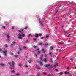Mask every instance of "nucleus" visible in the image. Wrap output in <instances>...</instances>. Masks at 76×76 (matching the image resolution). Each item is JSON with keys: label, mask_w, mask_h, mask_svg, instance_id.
Here are the masks:
<instances>
[{"label": "nucleus", "mask_w": 76, "mask_h": 76, "mask_svg": "<svg viewBox=\"0 0 76 76\" xmlns=\"http://www.w3.org/2000/svg\"><path fill=\"white\" fill-rule=\"evenodd\" d=\"M23 48L24 49H25V50H26V47H25V46H24Z\"/></svg>", "instance_id": "obj_38"}, {"label": "nucleus", "mask_w": 76, "mask_h": 76, "mask_svg": "<svg viewBox=\"0 0 76 76\" xmlns=\"http://www.w3.org/2000/svg\"><path fill=\"white\" fill-rule=\"evenodd\" d=\"M43 38H44V37H42L41 38V39H43Z\"/></svg>", "instance_id": "obj_44"}, {"label": "nucleus", "mask_w": 76, "mask_h": 76, "mask_svg": "<svg viewBox=\"0 0 76 76\" xmlns=\"http://www.w3.org/2000/svg\"><path fill=\"white\" fill-rule=\"evenodd\" d=\"M2 28H4V29L5 28H6V26H2Z\"/></svg>", "instance_id": "obj_29"}, {"label": "nucleus", "mask_w": 76, "mask_h": 76, "mask_svg": "<svg viewBox=\"0 0 76 76\" xmlns=\"http://www.w3.org/2000/svg\"><path fill=\"white\" fill-rule=\"evenodd\" d=\"M12 46H13V44L11 45V46L12 47Z\"/></svg>", "instance_id": "obj_52"}, {"label": "nucleus", "mask_w": 76, "mask_h": 76, "mask_svg": "<svg viewBox=\"0 0 76 76\" xmlns=\"http://www.w3.org/2000/svg\"><path fill=\"white\" fill-rule=\"evenodd\" d=\"M0 64L1 66H4V64Z\"/></svg>", "instance_id": "obj_20"}, {"label": "nucleus", "mask_w": 76, "mask_h": 76, "mask_svg": "<svg viewBox=\"0 0 76 76\" xmlns=\"http://www.w3.org/2000/svg\"><path fill=\"white\" fill-rule=\"evenodd\" d=\"M43 57V55L42 54L40 56V60H42V57Z\"/></svg>", "instance_id": "obj_4"}, {"label": "nucleus", "mask_w": 76, "mask_h": 76, "mask_svg": "<svg viewBox=\"0 0 76 76\" xmlns=\"http://www.w3.org/2000/svg\"><path fill=\"white\" fill-rule=\"evenodd\" d=\"M70 60H72V61H73V59L72 58V59H70Z\"/></svg>", "instance_id": "obj_59"}, {"label": "nucleus", "mask_w": 76, "mask_h": 76, "mask_svg": "<svg viewBox=\"0 0 76 76\" xmlns=\"http://www.w3.org/2000/svg\"><path fill=\"white\" fill-rule=\"evenodd\" d=\"M65 74H68L69 75H70V73L69 72H67V71H66L65 72Z\"/></svg>", "instance_id": "obj_12"}, {"label": "nucleus", "mask_w": 76, "mask_h": 76, "mask_svg": "<svg viewBox=\"0 0 76 76\" xmlns=\"http://www.w3.org/2000/svg\"><path fill=\"white\" fill-rule=\"evenodd\" d=\"M48 76H53V74H48L47 75Z\"/></svg>", "instance_id": "obj_18"}, {"label": "nucleus", "mask_w": 76, "mask_h": 76, "mask_svg": "<svg viewBox=\"0 0 76 76\" xmlns=\"http://www.w3.org/2000/svg\"><path fill=\"white\" fill-rule=\"evenodd\" d=\"M19 51H21L22 50V49L21 48H19Z\"/></svg>", "instance_id": "obj_46"}, {"label": "nucleus", "mask_w": 76, "mask_h": 76, "mask_svg": "<svg viewBox=\"0 0 76 76\" xmlns=\"http://www.w3.org/2000/svg\"><path fill=\"white\" fill-rule=\"evenodd\" d=\"M19 37H18L19 39H22V36H18Z\"/></svg>", "instance_id": "obj_6"}, {"label": "nucleus", "mask_w": 76, "mask_h": 76, "mask_svg": "<svg viewBox=\"0 0 76 76\" xmlns=\"http://www.w3.org/2000/svg\"><path fill=\"white\" fill-rule=\"evenodd\" d=\"M64 33H66H66H67V31H65V30H64Z\"/></svg>", "instance_id": "obj_37"}, {"label": "nucleus", "mask_w": 76, "mask_h": 76, "mask_svg": "<svg viewBox=\"0 0 76 76\" xmlns=\"http://www.w3.org/2000/svg\"><path fill=\"white\" fill-rule=\"evenodd\" d=\"M34 56L35 57H37V54H34Z\"/></svg>", "instance_id": "obj_47"}, {"label": "nucleus", "mask_w": 76, "mask_h": 76, "mask_svg": "<svg viewBox=\"0 0 76 76\" xmlns=\"http://www.w3.org/2000/svg\"><path fill=\"white\" fill-rule=\"evenodd\" d=\"M41 35H42V34L40 33L38 34V36H41Z\"/></svg>", "instance_id": "obj_26"}, {"label": "nucleus", "mask_w": 76, "mask_h": 76, "mask_svg": "<svg viewBox=\"0 0 76 76\" xmlns=\"http://www.w3.org/2000/svg\"><path fill=\"white\" fill-rule=\"evenodd\" d=\"M39 23L42 26H44V23H42V22H41V21H39Z\"/></svg>", "instance_id": "obj_7"}, {"label": "nucleus", "mask_w": 76, "mask_h": 76, "mask_svg": "<svg viewBox=\"0 0 76 76\" xmlns=\"http://www.w3.org/2000/svg\"><path fill=\"white\" fill-rule=\"evenodd\" d=\"M39 49L38 48V49L36 50V51H39Z\"/></svg>", "instance_id": "obj_55"}, {"label": "nucleus", "mask_w": 76, "mask_h": 76, "mask_svg": "<svg viewBox=\"0 0 76 76\" xmlns=\"http://www.w3.org/2000/svg\"><path fill=\"white\" fill-rule=\"evenodd\" d=\"M46 67H47L48 69H51V67L50 66H50V64H47L45 65Z\"/></svg>", "instance_id": "obj_2"}, {"label": "nucleus", "mask_w": 76, "mask_h": 76, "mask_svg": "<svg viewBox=\"0 0 76 76\" xmlns=\"http://www.w3.org/2000/svg\"><path fill=\"white\" fill-rule=\"evenodd\" d=\"M39 64H40V65H41V66H42V65H43L42 64V62H39Z\"/></svg>", "instance_id": "obj_14"}, {"label": "nucleus", "mask_w": 76, "mask_h": 76, "mask_svg": "<svg viewBox=\"0 0 76 76\" xmlns=\"http://www.w3.org/2000/svg\"><path fill=\"white\" fill-rule=\"evenodd\" d=\"M58 10L56 11V13L54 14L55 15H57V13L58 12Z\"/></svg>", "instance_id": "obj_22"}, {"label": "nucleus", "mask_w": 76, "mask_h": 76, "mask_svg": "<svg viewBox=\"0 0 76 76\" xmlns=\"http://www.w3.org/2000/svg\"><path fill=\"white\" fill-rule=\"evenodd\" d=\"M37 69H39V70H41V68H40L39 67H38L37 68Z\"/></svg>", "instance_id": "obj_49"}, {"label": "nucleus", "mask_w": 76, "mask_h": 76, "mask_svg": "<svg viewBox=\"0 0 76 76\" xmlns=\"http://www.w3.org/2000/svg\"><path fill=\"white\" fill-rule=\"evenodd\" d=\"M50 50H51V51H53V50H54V49L53 48V46H51L50 47Z\"/></svg>", "instance_id": "obj_9"}, {"label": "nucleus", "mask_w": 76, "mask_h": 76, "mask_svg": "<svg viewBox=\"0 0 76 76\" xmlns=\"http://www.w3.org/2000/svg\"><path fill=\"white\" fill-rule=\"evenodd\" d=\"M16 75L17 76H18L19 75V74H18V73H16Z\"/></svg>", "instance_id": "obj_39"}, {"label": "nucleus", "mask_w": 76, "mask_h": 76, "mask_svg": "<svg viewBox=\"0 0 76 76\" xmlns=\"http://www.w3.org/2000/svg\"><path fill=\"white\" fill-rule=\"evenodd\" d=\"M45 45H46V46H47V45H48V44L47 43H45Z\"/></svg>", "instance_id": "obj_27"}, {"label": "nucleus", "mask_w": 76, "mask_h": 76, "mask_svg": "<svg viewBox=\"0 0 76 76\" xmlns=\"http://www.w3.org/2000/svg\"><path fill=\"white\" fill-rule=\"evenodd\" d=\"M55 70H56V72H58V69H55Z\"/></svg>", "instance_id": "obj_31"}, {"label": "nucleus", "mask_w": 76, "mask_h": 76, "mask_svg": "<svg viewBox=\"0 0 76 76\" xmlns=\"http://www.w3.org/2000/svg\"><path fill=\"white\" fill-rule=\"evenodd\" d=\"M43 60L44 61L45 63L47 62V59L46 58H45L44 59H43Z\"/></svg>", "instance_id": "obj_8"}, {"label": "nucleus", "mask_w": 76, "mask_h": 76, "mask_svg": "<svg viewBox=\"0 0 76 76\" xmlns=\"http://www.w3.org/2000/svg\"><path fill=\"white\" fill-rule=\"evenodd\" d=\"M12 69V67H10V69Z\"/></svg>", "instance_id": "obj_62"}, {"label": "nucleus", "mask_w": 76, "mask_h": 76, "mask_svg": "<svg viewBox=\"0 0 76 76\" xmlns=\"http://www.w3.org/2000/svg\"><path fill=\"white\" fill-rule=\"evenodd\" d=\"M39 45H42V43H39L38 44Z\"/></svg>", "instance_id": "obj_35"}, {"label": "nucleus", "mask_w": 76, "mask_h": 76, "mask_svg": "<svg viewBox=\"0 0 76 76\" xmlns=\"http://www.w3.org/2000/svg\"><path fill=\"white\" fill-rule=\"evenodd\" d=\"M22 37H24L25 36V34H23V33L21 35Z\"/></svg>", "instance_id": "obj_21"}, {"label": "nucleus", "mask_w": 76, "mask_h": 76, "mask_svg": "<svg viewBox=\"0 0 76 76\" xmlns=\"http://www.w3.org/2000/svg\"><path fill=\"white\" fill-rule=\"evenodd\" d=\"M5 50V49L4 48H2L1 49H0V51H4V50Z\"/></svg>", "instance_id": "obj_13"}, {"label": "nucleus", "mask_w": 76, "mask_h": 76, "mask_svg": "<svg viewBox=\"0 0 76 76\" xmlns=\"http://www.w3.org/2000/svg\"><path fill=\"white\" fill-rule=\"evenodd\" d=\"M44 56H45V57H47V55L45 54V55H44Z\"/></svg>", "instance_id": "obj_50"}, {"label": "nucleus", "mask_w": 76, "mask_h": 76, "mask_svg": "<svg viewBox=\"0 0 76 76\" xmlns=\"http://www.w3.org/2000/svg\"><path fill=\"white\" fill-rule=\"evenodd\" d=\"M43 53H45V50H44V49H41Z\"/></svg>", "instance_id": "obj_10"}, {"label": "nucleus", "mask_w": 76, "mask_h": 76, "mask_svg": "<svg viewBox=\"0 0 76 76\" xmlns=\"http://www.w3.org/2000/svg\"><path fill=\"white\" fill-rule=\"evenodd\" d=\"M31 35H31V34H29V37H30V36H31Z\"/></svg>", "instance_id": "obj_48"}, {"label": "nucleus", "mask_w": 76, "mask_h": 76, "mask_svg": "<svg viewBox=\"0 0 76 76\" xmlns=\"http://www.w3.org/2000/svg\"><path fill=\"white\" fill-rule=\"evenodd\" d=\"M60 75H63V72H61L59 73Z\"/></svg>", "instance_id": "obj_36"}, {"label": "nucleus", "mask_w": 76, "mask_h": 76, "mask_svg": "<svg viewBox=\"0 0 76 76\" xmlns=\"http://www.w3.org/2000/svg\"><path fill=\"white\" fill-rule=\"evenodd\" d=\"M15 29V27H12L11 29H12V30H14Z\"/></svg>", "instance_id": "obj_17"}, {"label": "nucleus", "mask_w": 76, "mask_h": 76, "mask_svg": "<svg viewBox=\"0 0 76 76\" xmlns=\"http://www.w3.org/2000/svg\"><path fill=\"white\" fill-rule=\"evenodd\" d=\"M17 53H18V54H19V52H17Z\"/></svg>", "instance_id": "obj_56"}, {"label": "nucleus", "mask_w": 76, "mask_h": 76, "mask_svg": "<svg viewBox=\"0 0 76 76\" xmlns=\"http://www.w3.org/2000/svg\"><path fill=\"white\" fill-rule=\"evenodd\" d=\"M52 54V52H49V55H51Z\"/></svg>", "instance_id": "obj_32"}, {"label": "nucleus", "mask_w": 76, "mask_h": 76, "mask_svg": "<svg viewBox=\"0 0 76 76\" xmlns=\"http://www.w3.org/2000/svg\"><path fill=\"white\" fill-rule=\"evenodd\" d=\"M36 39H37L35 38H33V40H34V41H36Z\"/></svg>", "instance_id": "obj_45"}, {"label": "nucleus", "mask_w": 76, "mask_h": 76, "mask_svg": "<svg viewBox=\"0 0 76 76\" xmlns=\"http://www.w3.org/2000/svg\"><path fill=\"white\" fill-rule=\"evenodd\" d=\"M37 54H39L40 53V51H38V52L37 53Z\"/></svg>", "instance_id": "obj_34"}, {"label": "nucleus", "mask_w": 76, "mask_h": 76, "mask_svg": "<svg viewBox=\"0 0 76 76\" xmlns=\"http://www.w3.org/2000/svg\"><path fill=\"white\" fill-rule=\"evenodd\" d=\"M70 35H71V34H69V35L67 37H70Z\"/></svg>", "instance_id": "obj_57"}, {"label": "nucleus", "mask_w": 76, "mask_h": 76, "mask_svg": "<svg viewBox=\"0 0 76 76\" xmlns=\"http://www.w3.org/2000/svg\"><path fill=\"white\" fill-rule=\"evenodd\" d=\"M38 37V34H36L35 35V37Z\"/></svg>", "instance_id": "obj_16"}, {"label": "nucleus", "mask_w": 76, "mask_h": 76, "mask_svg": "<svg viewBox=\"0 0 76 76\" xmlns=\"http://www.w3.org/2000/svg\"><path fill=\"white\" fill-rule=\"evenodd\" d=\"M22 34L23 33H19L18 34V36H22Z\"/></svg>", "instance_id": "obj_25"}, {"label": "nucleus", "mask_w": 76, "mask_h": 76, "mask_svg": "<svg viewBox=\"0 0 76 76\" xmlns=\"http://www.w3.org/2000/svg\"><path fill=\"white\" fill-rule=\"evenodd\" d=\"M5 48H7V44H6L5 45Z\"/></svg>", "instance_id": "obj_23"}, {"label": "nucleus", "mask_w": 76, "mask_h": 76, "mask_svg": "<svg viewBox=\"0 0 76 76\" xmlns=\"http://www.w3.org/2000/svg\"><path fill=\"white\" fill-rule=\"evenodd\" d=\"M50 62H53V59L51 58L50 59Z\"/></svg>", "instance_id": "obj_42"}, {"label": "nucleus", "mask_w": 76, "mask_h": 76, "mask_svg": "<svg viewBox=\"0 0 76 76\" xmlns=\"http://www.w3.org/2000/svg\"><path fill=\"white\" fill-rule=\"evenodd\" d=\"M24 66H25V67H28V66H27V65H24Z\"/></svg>", "instance_id": "obj_40"}, {"label": "nucleus", "mask_w": 76, "mask_h": 76, "mask_svg": "<svg viewBox=\"0 0 76 76\" xmlns=\"http://www.w3.org/2000/svg\"><path fill=\"white\" fill-rule=\"evenodd\" d=\"M9 34H7V37H8V36H9Z\"/></svg>", "instance_id": "obj_54"}, {"label": "nucleus", "mask_w": 76, "mask_h": 76, "mask_svg": "<svg viewBox=\"0 0 76 76\" xmlns=\"http://www.w3.org/2000/svg\"><path fill=\"white\" fill-rule=\"evenodd\" d=\"M7 38L8 40H10V36H7Z\"/></svg>", "instance_id": "obj_15"}, {"label": "nucleus", "mask_w": 76, "mask_h": 76, "mask_svg": "<svg viewBox=\"0 0 76 76\" xmlns=\"http://www.w3.org/2000/svg\"><path fill=\"white\" fill-rule=\"evenodd\" d=\"M4 51L3 52V53L4 54L5 56H6L7 55V51L6 50H5V49L4 50Z\"/></svg>", "instance_id": "obj_3"}, {"label": "nucleus", "mask_w": 76, "mask_h": 76, "mask_svg": "<svg viewBox=\"0 0 76 76\" xmlns=\"http://www.w3.org/2000/svg\"><path fill=\"white\" fill-rule=\"evenodd\" d=\"M21 65H22V64H21L20 63H19L18 64V65L19 66H21Z\"/></svg>", "instance_id": "obj_33"}, {"label": "nucleus", "mask_w": 76, "mask_h": 76, "mask_svg": "<svg viewBox=\"0 0 76 76\" xmlns=\"http://www.w3.org/2000/svg\"><path fill=\"white\" fill-rule=\"evenodd\" d=\"M24 30L23 29H21L20 30H19L18 32H20L24 31Z\"/></svg>", "instance_id": "obj_11"}, {"label": "nucleus", "mask_w": 76, "mask_h": 76, "mask_svg": "<svg viewBox=\"0 0 76 76\" xmlns=\"http://www.w3.org/2000/svg\"><path fill=\"white\" fill-rule=\"evenodd\" d=\"M43 74H44V75L46 74V73H43Z\"/></svg>", "instance_id": "obj_63"}, {"label": "nucleus", "mask_w": 76, "mask_h": 76, "mask_svg": "<svg viewBox=\"0 0 76 76\" xmlns=\"http://www.w3.org/2000/svg\"><path fill=\"white\" fill-rule=\"evenodd\" d=\"M12 73H15V71H12Z\"/></svg>", "instance_id": "obj_61"}, {"label": "nucleus", "mask_w": 76, "mask_h": 76, "mask_svg": "<svg viewBox=\"0 0 76 76\" xmlns=\"http://www.w3.org/2000/svg\"><path fill=\"white\" fill-rule=\"evenodd\" d=\"M57 60H58V59H59V57L58 56L57 57Z\"/></svg>", "instance_id": "obj_53"}, {"label": "nucleus", "mask_w": 76, "mask_h": 76, "mask_svg": "<svg viewBox=\"0 0 76 76\" xmlns=\"http://www.w3.org/2000/svg\"><path fill=\"white\" fill-rule=\"evenodd\" d=\"M54 67H55V68H56V67L57 66H56V65H55L54 66Z\"/></svg>", "instance_id": "obj_58"}, {"label": "nucleus", "mask_w": 76, "mask_h": 76, "mask_svg": "<svg viewBox=\"0 0 76 76\" xmlns=\"http://www.w3.org/2000/svg\"><path fill=\"white\" fill-rule=\"evenodd\" d=\"M14 56L15 57H16V58L18 57V55H15Z\"/></svg>", "instance_id": "obj_24"}, {"label": "nucleus", "mask_w": 76, "mask_h": 76, "mask_svg": "<svg viewBox=\"0 0 76 76\" xmlns=\"http://www.w3.org/2000/svg\"><path fill=\"white\" fill-rule=\"evenodd\" d=\"M12 44H16V42H12Z\"/></svg>", "instance_id": "obj_41"}, {"label": "nucleus", "mask_w": 76, "mask_h": 76, "mask_svg": "<svg viewBox=\"0 0 76 76\" xmlns=\"http://www.w3.org/2000/svg\"><path fill=\"white\" fill-rule=\"evenodd\" d=\"M33 47L34 48H37V47H36V46H33Z\"/></svg>", "instance_id": "obj_43"}, {"label": "nucleus", "mask_w": 76, "mask_h": 76, "mask_svg": "<svg viewBox=\"0 0 76 76\" xmlns=\"http://www.w3.org/2000/svg\"><path fill=\"white\" fill-rule=\"evenodd\" d=\"M12 64L11 65V62H8V64H10V66H12V67H14V64H15V63H14V62L13 61H12Z\"/></svg>", "instance_id": "obj_1"}, {"label": "nucleus", "mask_w": 76, "mask_h": 76, "mask_svg": "<svg viewBox=\"0 0 76 76\" xmlns=\"http://www.w3.org/2000/svg\"><path fill=\"white\" fill-rule=\"evenodd\" d=\"M55 61V64H56V65L58 66V63H57V61Z\"/></svg>", "instance_id": "obj_19"}, {"label": "nucleus", "mask_w": 76, "mask_h": 76, "mask_svg": "<svg viewBox=\"0 0 76 76\" xmlns=\"http://www.w3.org/2000/svg\"><path fill=\"white\" fill-rule=\"evenodd\" d=\"M24 28L25 29H27V28H28V26H26Z\"/></svg>", "instance_id": "obj_30"}, {"label": "nucleus", "mask_w": 76, "mask_h": 76, "mask_svg": "<svg viewBox=\"0 0 76 76\" xmlns=\"http://www.w3.org/2000/svg\"><path fill=\"white\" fill-rule=\"evenodd\" d=\"M29 63H31V62H32V59L31 58L29 59Z\"/></svg>", "instance_id": "obj_5"}, {"label": "nucleus", "mask_w": 76, "mask_h": 76, "mask_svg": "<svg viewBox=\"0 0 76 76\" xmlns=\"http://www.w3.org/2000/svg\"><path fill=\"white\" fill-rule=\"evenodd\" d=\"M49 37V35H46V38H48Z\"/></svg>", "instance_id": "obj_28"}, {"label": "nucleus", "mask_w": 76, "mask_h": 76, "mask_svg": "<svg viewBox=\"0 0 76 76\" xmlns=\"http://www.w3.org/2000/svg\"><path fill=\"white\" fill-rule=\"evenodd\" d=\"M75 69H76V67H75Z\"/></svg>", "instance_id": "obj_64"}, {"label": "nucleus", "mask_w": 76, "mask_h": 76, "mask_svg": "<svg viewBox=\"0 0 76 76\" xmlns=\"http://www.w3.org/2000/svg\"><path fill=\"white\" fill-rule=\"evenodd\" d=\"M58 44H61V42H58Z\"/></svg>", "instance_id": "obj_60"}, {"label": "nucleus", "mask_w": 76, "mask_h": 76, "mask_svg": "<svg viewBox=\"0 0 76 76\" xmlns=\"http://www.w3.org/2000/svg\"><path fill=\"white\" fill-rule=\"evenodd\" d=\"M13 54V53H11V56H12Z\"/></svg>", "instance_id": "obj_51"}]
</instances>
